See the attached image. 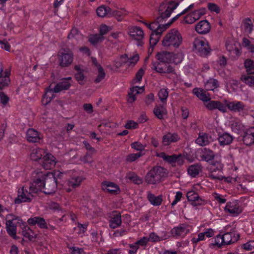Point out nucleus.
I'll list each match as a JSON object with an SVG mask.
<instances>
[{
    "instance_id": "9",
    "label": "nucleus",
    "mask_w": 254,
    "mask_h": 254,
    "mask_svg": "<svg viewBox=\"0 0 254 254\" xmlns=\"http://www.w3.org/2000/svg\"><path fill=\"white\" fill-rule=\"evenodd\" d=\"M196 52L200 56H206L210 54L211 49L207 42L204 40H195L193 43Z\"/></svg>"
},
{
    "instance_id": "60",
    "label": "nucleus",
    "mask_w": 254,
    "mask_h": 254,
    "mask_svg": "<svg viewBox=\"0 0 254 254\" xmlns=\"http://www.w3.org/2000/svg\"><path fill=\"white\" fill-rule=\"evenodd\" d=\"M142 155V154L141 152L129 154L127 156L126 160L127 162H132L135 161Z\"/></svg>"
},
{
    "instance_id": "14",
    "label": "nucleus",
    "mask_w": 254,
    "mask_h": 254,
    "mask_svg": "<svg viewBox=\"0 0 254 254\" xmlns=\"http://www.w3.org/2000/svg\"><path fill=\"white\" fill-rule=\"evenodd\" d=\"M187 197L192 206H198L204 203V200L200 198L198 193L193 190L189 191L187 193Z\"/></svg>"
},
{
    "instance_id": "54",
    "label": "nucleus",
    "mask_w": 254,
    "mask_h": 254,
    "mask_svg": "<svg viewBox=\"0 0 254 254\" xmlns=\"http://www.w3.org/2000/svg\"><path fill=\"white\" fill-rule=\"evenodd\" d=\"M10 81V78L7 76H3V74L1 73V74H0V90L7 86Z\"/></svg>"
},
{
    "instance_id": "23",
    "label": "nucleus",
    "mask_w": 254,
    "mask_h": 254,
    "mask_svg": "<svg viewBox=\"0 0 254 254\" xmlns=\"http://www.w3.org/2000/svg\"><path fill=\"white\" fill-rule=\"evenodd\" d=\"M180 139L177 133L168 132L164 135L162 137V143L164 146H168L172 142H176Z\"/></svg>"
},
{
    "instance_id": "19",
    "label": "nucleus",
    "mask_w": 254,
    "mask_h": 254,
    "mask_svg": "<svg viewBox=\"0 0 254 254\" xmlns=\"http://www.w3.org/2000/svg\"><path fill=\"white\" fill-rule=\"evenodd\" d=\"M166 23L161 19L157 17L155 20L152 23L148 24V28L152 32H161L165 31L167 29H164L166 27Z\"/></svg>"
},
{
    "instance_id": "43",
    "label": "nucleus",
    "mask_w": 254,
    "mask_h": 254,
    "mask_svg": "<svg viewBox=\"0 0 254 254\" xmlns=\"http://www.w3.org/2000/svg\"><path fill=\"white\" fill-rule=\"evenodd\" d=\"M74 69L77 71L74 75L76 80L79 84H83V80L85 77L83 72V70L80 68L79 65H77L74 66Z\"/></svg>"
},
{
    "instance_id": "45",
    "label": "nucleus",
    "mask_w": 254,
    "mask_h": 254,
    "mask_svg": "<svg viewBox=\"0 0 254 254\" xmlns=\"http://www.w3.org/2000/svg\"><path fill=\"white\" fill-rule=\"evenodd\" d=\"M104 40V36H102L99 34L90 35L88 38V41L93 46L101 43Z\"/></svg>"
},
{
    "instance_id": "42",
    "label": "nucleus",
    "mask_w": 254,
    "mask_h": 254,
    "mask_svg": "<svg viewBox=\"0 0 254 254\" xmlns=\"http://www.w3.org/2000/svg\"><path fill=\"white\" fill-rule=\"evenodd\" d=\"M111 11V8L109 6L102 5L98 7L96 10V13L98 16L104 17L106 15H109Z\"/></svg>"
},
{
    "instance_id": "33",
    "label": "nucleus",
    "mask_w": 254,
    "mask_h": 254,
    "mask_svg": "<svg viewBox=\"0 0 254 254\" xmlns=\"http://www.w3.org/2000/svg\"><path fill=\"white\" fill-rule=\"evenodd\" d=\"M84 180V178L82 176H74L68 180L67 184L69 187L75 189L80 185Z\"/></svg>"
},
{
    "instance_id": "6",
    "label": "nucleus",
    "mask_w": 254,
    "mask_h": 254,
    "mask_svg": "<svg viewBox=\"0 0 254 254\" xmlns=\"http://www.w3.org/2000/svg\"><path fill=\"white\" fill-rule=\"evenodd\" d=\"M59 65L62 67L70 65L73 60V53L69 49L64 48L58 55Z\"/></svg>"
},
{
    "instance_id": "50",
    "label": "nucleus",
    "mask_w": 254,
    "mask_h": 254,
    "mask_svg": "<svg viewBox=\"0 0 254 254\" xmlns=\"http://www.w3.org/2000/svg\"><path fill=\"white\" fill-rule=\"evenodd\" d=\"M54 93L55 92L53 91V89L47 88L46 89V92L43 95V101L45 100L46 104L49 103L52 101V99L55 97Z\"/></svg>"
},
{
    "instance_id": "17",
    "label": "nucleus",
    "mask_w": 254,
    "mask_h": 254,
    "mask_svg": "<svg viewBox=\"0 0 254 254\" xmlns=\"http://www.w3.org/2000/svg\"><path fill=\"white\" fill-rule=\"evenodd\" d=\"M224 210L225 212L229 213L233 216H237L242 212V208L235 201L227 202Z\"/></svg>"
},
{
    "instance_id": "35",
    "label": "nucleus",
    "mask_w": 254,
    "mask_h": 254,
    "mask_svg": "<svg viewBox=\"0 0 254 254\" xmlns=\"http://www.w3.org/2000/svg\"><path fill=\"white\" fill-rule=\"evenodd\" d=\"M153 113L159 119H164V116L167 115V112L165 108L162 105H156L153 110Z\"/></svg>"
},
{
    "instance_id": "18",
    "label": "nucleus",
    "mask_w": 254,
    "mask_h": 254,
    "mask_svg": "<svg viewBox=\"0 0 254 254\" xmlns=\"http://www.w3.org/2000/svg\"><path fill=\"white\" fill-rule=\"evenodd\" d=\"M204 105L207 109L210 111H213L218 109L219 111L225 113L226 112V106L220 101L211 100V99L206 103H204Z\"/></svg>"
},
{
    "instance_id": "51",
    "label": "nucleus",
    "mask_w": 254,
    "mask_h": 254,
    "mask_svg": "<svg viewBox=\"0 0 254 254\" xmlns=\"http://www.w3.org/2000/svg\"><path fill=\"white\" fill-rule=\"evenodd\" d=\"M184 59V55L182 53H178L174 54L172 53L171 63H173L175 64H180Z\"/></svg>"
},
{
    "instance_id": "39",
    "label": "nucleus",
    "mask_w": 254,
    "mask_h": 254,
    "mask_svg": "<svg viewBox=\"0 0 254 254\" xmlns=\"http://www.w3.org/2000/svg\"><path fill=\"white\" fill-rule=\"evenodd\" d=\"M231 128L233 131L239 134H241L246 129L241 122L238 120H236L233 122Z\"/></svg>"
},
{
    "instance_id": "29",
    "label": "nucleus",
    "mask_w": 254,
    "mask_h": 254,
    "mask_svg": "<svg viewBox=\"0 0 254 254\" xmlns=\"http://www.w3.org/2000/svg\"><path fill=\"white\" fill-rule=\"evenodd\" d=\"M22 234L24 237L28 238L29 241L32 242L35 241L37 237V234H35L29 227L24 224L22 227Z\"/></svg>"
},
{
    "instance_id": "16",
    "label": "nucleus",
    "mask_w": 254,
    "mask_h": 254,
    "mask_svg": "<svg viewBox=\"0 0 254 254\" xmlns=\"http://www.w3.org/2000/svg\"><path fill=\"white\" fill-rule=\"evenodd\" d=\"M101 187L104 192H107L112 194H118L120 191L119 187L114 183L104 181L101 183Z\"/></svg>"
},
{
    "instance_id": "36",
    "label": "nucleus",
    "mask_w": 254,
    "mask_h": 254,
    "mask_svg": "<svg viewBox=\"0 0 254 254\" xmlns=\"http://www.w3.org/2000/svg\"><path fill=\"white\" fill-rule=\"evenodd\" d=\"M195 142L200 146H203L209 144V135L204 132H200L198 137L195 140Z\"/></svg>"
},
{
    "instance_id": "24",
    "label": "nucleus",
    "mask_w": 254,
    "mask_h": 254,
    "mask_svg": "<svg viewBox=\"0 0 254 254\" xmlns=\"http://www.w3.org/2000/svg\"><path fill=\"white\" fill-rule=\"evenodd\" d=\"M172 52L162 51L157 53L156 55V59L163 64H169L171 63Z\"/></svg>"
},
{
    "instance_id": "56",
    "label": "nucleus",
    "mask_w": 254,
    "mask_h": 254,
    "mask_svg": "<svg viewBox=\"0 0 254 254\" xmlns=\"http://www.w3.org/2000/svg\"><path fill=\"white\" fill-rule=\"evenodd\" d=\"M158 96L160 101L164 103L168 97V92L166 89H161L158 92Z\"/></svg>"
},
{
    "instance_id": "63",
    "label": "nucleus",
    "mask_w": 254,
    "mask_h": 254,
    "mask_svg": "<svg viewBox=\"0 0 254 254\" xmlns=\"http://www.w3.org/2000/svg\"><path fill=\"white\" fill-rule=\"evenodd\" d=\"M79 33V31L77 28H72L67 36V38L68 39H77Z\"/></svg>"
},
{
    "instance_id": "57",
    "label": "nucleus",
    "mask_w": 254,
    "mask_h": 254,
    "mask_svg": "<svg viewBox=\"0 0 254 254\" xmlns=\"http://www.w3.org/2000/svg\"><path fill=\"white\" fill-rule=\"evenodd\" d=\"M208 177L211 179L213 180H222L223 179L224 181L227 183H231L232 182V178L231 177H225L222 176H215L213 173V171L209 174Z\"/></svg>"
},
{
    "instance_id": "11",
    "label": "nucleus",
    "mask_w": 254,
    "mask_h": 254,
    "mask_svg": "<svg viewBox=\"0 0 254 254\" xmlns=\"http://www.w3.org/2000/svg\"><path fill=\"white\" fill-rule=\"evenodd\" d=\"M239 138L246 145L249 146L254 143V127L246 128L241 133Z\"/></svg>"
},
{
    "instance_id": "13",
    "label": "nucleus",
    "mask_w": 254,
    "mask_h": 254,
    "mask_svg": "<svg viewBox=\"0 0 254 254\" xmlns=\"http://www.w3.org/2000/svg\"><path fill=\"white\" fill-rule=\"evenodd\" d=\"M109 227L112 229H116L120 227L122 223L121 214L118 211H113L109 216Z\"/></svg>"
},
{
    "instance_id": "12",
    "label": "nucleus",
    "mask_w": 254,
    "mask_h": 254,
    "mask_svg": "<svg viewBox=\"0 0 254 254\" xmlns=\"http://www.w3.org/2000/svg\"><path fill=\"white\" fill-rule=\"evenodd\" d=\"M224 106H226V109L228 108L230 111L232 112H241L243 111L246 107L245 104L241 102L238 101H229L225 100Z\"/></svg>"
},
{
    "instance_id": "5",
    "label": "nucleus",
    "mask_w": 254,
    "mask_h": 254,
    "mask_svg": "<svg viewBox=\"0 0 254 254\" xmlns=\"http://www.w3.org/2000/svg\"><path fill=\"white\" fill-rule=\"evenodd\" d=\"M199 156L201 161L206 162H211L212 165L215 167L216 169L220 170L222 169V164L219 161H214L215 157V153L208 148L204 147L198 151Z\"/></svg>"
},
{
    "instance_id": "53",
    "label": "nucleus",
    "mask_w": 254,
    "mask_h": 254,
    "mask_svg": "<svg viewBox=\"0 0 254 254\" xmlns=\"http://www.w3.org/2000/svg\"><path fill=\"white\" fill-rule=\"evenodd\" d=\"M196 20V16H195L193 11L187 15H186L183 19L182 22L187 24H192Z\"/></svg>"
},
{
    "instance_id": "59",
    "label": "nucleus",
    "mask_w": 254,
    "mask_h": 254,
    "mask_svg": "<svg viewBox=\"0 0 254 254\" xmlns=\"http://www.w3.org/2000/svg\"><path fill=\"white\" fill-rule=\"evenodd\" d=\"M244 27L245 31L246 32L250 33L252 32L253 27V25L250 18H248L245 22L244 23Z\"/></svg>"
},
{
    "instance_id": "40",
    "label": "nucleus",
    "mask_w": 254,
    "mask_h": 254,
    "mask_svg": "<svg viewBox=\"0 0 254 254\" xmlns=\"http://www.w3.org/2000/svg\"><path fill=\"white\" fill-rule=\"evenodd\" d=\"M219 87V82L216 79L211 78L209 79L204 84L205 89L206 90H214Z\"/></svg>"
},
{
    "instance_id": "1",
    "label": "nucleus",
    "mask_w": 254,
    "mask_h": 254,
    "mask_svg": "<svg viewBox=\"0 0 254 254\" xmlns=\"http://www.w3.org/2000/svg\"><path fill=\"white\" fill-rule=\"evenodd\" d=\"M34 174L35 176H33V182L29 187L32 192L36 193L44 189L43 192L45 194H50L56 191L58 184L52 173L45 174L35 171Z\"/></svg>"
},
{
    "instance_id": "46",
    "label": "nucleus",
    "mask_w": 254,
    "mask_h": 254,
    "mask_svg": "<svg viewBox=\"0 0 254 254\" xmlns=\"http://www.w3.org/2000/svg\"><path fill=\"white\" fill-rule=\"evenodd\" d=\"M244 66L248 74H254V62L251 59H247L244 62Z\"/></svg>"
},
{
    "instance_id": "61",
    "label": "nucleus",
    "mask_w": 254,
    "mask_h": 254,
    "mask_svg": "<svg viewBox=\"0 0 254 254\" xmlns=\"http://www.w3.org/2000/svg\"><path fill=\"white\" fill-rule=\"evenodd\" d=\"M144 74V70L142 68H140L136 72L133 81L135 83H140L142 80V76Z\"/></svg>"
},
{
    "instance_id": "55",
    "label": "nucleus",
    "mask_w": 254,
    "mask_h": 254,
    "mask_svg": "<svg viewBox=\"0 0 254 254\" xmlns=\"http://www.w3.org/2000/svg\"><path fill=\"white\" fill-rule=\"evenodd\" d=\"M125 12V10L124 12H123L119 10H111L110 16H114L118 21H121L124 18V15L126 14Z\"/></svg>"
},
{
    "instance_id": "4",
    "label": "nucleus",
    "mask_w": 254,
    "mask_h": 254,
    "mask_svg": "<svg viewBox=\"0 0 254 254\" xmlns=\"http://www.w3.org/2000/svg\"><path fill=\"white\" fill-rule=\"evenodd\" d=\"M182 42V37L179 32L175 29L171 30L164 37L162 45L164 47L173 46L178 48Z\"/></svg>"
},
{
    "instance_id": "27",
    "label": "nucleus",
    "mask_w": 254,
    "mask_h": 254,
    "mask_svg": "<svg viewBox=\"0 0 254 254\" xmlns=\"http://www.w3.org/2000/svg\"><path fill=\"white\" fill-rule=\"evenodd\" d=\"M5 228L8 235L13 239L17 240L16 236L17 226L16 225L11 221H6Z\"/></svg>"
},
{
    "instance_id": "41",
    "label": "nucleus",
    "mask_w": 254,
    "mask_h": 254,
    "mask_svg": "<svg viewBox=\"0 0 254 254\" xmlns=\"http://www.w3.org/2000/svg\"><path fill=\"white\" fill-rule=\"evenodd\" d=\"M162 32H152L150 36L149 44L150 47L152 48L157 44L159 40Z\"/></svg>"
},
{
    "instance_id": "28",
    "label": "nucleus",
    "mask_w": 254,
    "mask_h": 254,
    "mask_svg": "<svg viewBox=\"0 0 254 254\" xmlns=\"http://www.w3.org/2000/svg\"><path fill=\"white\" fill-rule=\"evenodd\" d=\"M26 138L30 142H38L41 139L39 133L34 128H29L26 132Z\"/></svg>"
},
{
    "instance_id": "8",
    "label": "nucleus",
    "mask_w": 254,
    "mask_h": 254,
    "mask_svg": "<svg viewBox=\"0 0 254 254\" xmlns=\"http://www.w3.org/2000/svg\"><path fill=\"white\" fill-rule=\"evenodd\" d=\"M128 34L132 39L136 41V45L138 46H141L143 45L144 32L140 27L137 26L128 27Z\"/></svg>"
},
{
    "instance_id": "26",
    "label": "nucleus",
    "mask_w": 254,
    "mask_h": 254,
    "mask_svg": "<svg viewBox=\"0 0 254 254\" xmlns=\"http://www.w3.org/2000/svg\"><path fill=\"white\" fill-rule=\"evenodd\" d=\"M144 90V86L139 87L138 86H136L130 88L128 93V102L130 103L133 102L136 100L135 95L143 92Z\"/></svg>"
},
{
    "instance_id": "22",
    "label": "nucleus",
    "mask_w": 254,
    "mask_h": 254,
    "mask_svg": "<svg viewBox=\"0 0 254 254\" xmlns=\"http://www.w3.org/2000/svg\"><path fill=\"white\" fill-rule=\"evenodd\" d=\"M210 23L207 20H203L199 21L195 26L196 31L200 34L208 33L210 30Z\"/></svg>"
},
{
    "instance_id": "20",
    "label": "nucleus",
    "mask_w": 254,
    "mask_h": 254,
    "mask_svg": "<svg viewBox=\"0 0 254 254\" xmlns=\"http://www.w3.org/2000/svg\"><path fill=\"white\" fill-rule=\"evenodd\" d=\"M239 234L235 232H226L222 235V241L224 245H230L234 243L239 239Z\"/></svg>"
},
{
    "instance_id": "30",
    "label": "nucleus",
    "mask_w": 254,
    "mask_h": 254,
    "mask_svg": "<svg viewBox=\"0 0 254 254\" xmlns=\"http://www.w3.org/2000/svg\"><path fill=\"white\" fill-rule=\"evenodd\" d=\"M202 166L200 163L190 165L188 168V174L192 177H196L202 171Z\"/></svg>"
},
{
    "instance_id": "52",
    "label": "nucleus",
    "mask_w": 254,
    "mask_h": 254,
    "mask_svg": "<svg viewBox=\"0 0 254 254\" xmlns=\"http://www.w3.org/2000/svg\"><path fill=\"white\" fill-rule=\"evenodd\" d=\"M128 179L136 185L141 184L143 182L142 178L137 176L134 172L129 173L128 174Z\"/></svg>"
},
{
    "instance_id": "3",
    "label": "nucleus",
    "mask_w": 254,
    "mask_h": 254,
    "mask_svg": "<svg viewBox=\"0 0 254 254\" xmlns=\"http://www.w3.org/2000/svg\"><path fill=\"white\" fill-rule=\"evenodd\" d=\"M178 5L179 2H176L172 0H164L160 3L158 8L159 19L165 22Z\"/></svg>"
},
{
    "instance_id": "31",
    "label": "nucleus",
    "mask_w": 254,
    "mask_h": 254,
    "mask_svg": "<svg viewBox=\"0 0 254 254\" xmlns=\"http://www.w3.org/2000/svg\"><path fill=\"white\" fill-rule=\"evenodd\" d=\"M46 154V152L43 149L37 148L32 151L30 157L32 160L38 161L40 163Z\"/></svg>"
},
{
    "instance_id": "47",
    "label": "nucleus",
    "mask_w": 254,
    "mask_h": 254,
    "mask_svg": "<svg viewBox=\"0 0 254 254\" xmlns=\"http://www.w3.org/2000/svg\"><path fill=\"white\" fill-rule=\"evenodd\" d=\"M222 241V235L219 234L212 240V243L209 244V247L212 248L214 246H217L220 248L222 246L224 245L223 242Z\"/></svg>"
},
{
    "instance_id": "32",
    "label": "nucleus",
    "mask_w": 254,
    "mask_h": 254,
    "mask_svg": "<svg viewBox=\"0 0 254 254\" xmlns=\"http://www.w3.org/2000/svg\"><path fill=\"white\" fill-rule=\"evenodd\" d=\"M71 86V83L66 80L62 79L53 88V91L56 93H59L63 90H67Z\"/></svg>"
},
{
    "instance_id": "48",
    "label": "nucleus",
    "mask_w": 254,
    "mask_h": 254,
    "mask_svg": "<svg viewBox=\"0 0 254 254\" xmlns=\"http://www.w3.org/2000/svg\"><path fill=\"white\" fill-rule=\"evenodd\" d=\"M139 57L138 54L135 53L132 56L130 55L128 59V61H125L124 63L127 64V65L129 66H134L139 61Z\"/></svg>"
},
{
    "instance_id": "34",
    "label": "nucleus",
    "mask_w": 254,
    "mask_h": 254,
    "mask_svg": "<svg viewBox=\"0 0 254 254\" xmlns=\"http://www.w3.org/2000/svg\"><path fill=\"white\" fill-rule=\"evenodd\" d=\"M147 199L151 204L154 206H159L162 202V195H158L156 196L154 194L152 193L150 191L147 192Z\"/></svg>"
},
{
    "instance_id": "2",
    "label": "nucleus",
    "mask_w": 254,
    "mask_h": 254,
    "mask_svg": "<svg viewBox=\"0 0 254 254\" xmlns=\"http://www.w3.org/2000/svg\"><path fill=\"white\" fill-rule=\"evenodd\" d=\"M168 174V170L161 166H155L145 176V182L149 185H155L162 181Z\"/></svg>"
},
{
    "instance_id": "62",
    "label": "nucleus",
    "mask_w": 254,
    "mask_h": 254,
    "mask_svg": "<svg viewBox=\"0 0 254 254\" xmlns=\"http://www.w3.org/2000/svg\"><path fill=\"white\" fill-rule=\"evenodd\" d=\"M242 248L246 251H252L254 249V241L251 240L243 244Z\"/></svg>"
},
{
    "instance_id": "10",
    "label": "nucleus",
    "mask_w": 254,
    "mask_h": 254,
    "mask_svg": "<svg viewBox=\"0 0 254 254\" xmlns=\"http://www.w3.org/2000/svg\"><path fill=\"white\" fill-rule=\"evenodd\" d=\"M32 192L30 190L29 191L24 187L19 189L18 190V196L14 200L16 204H19L21 202H31L33 197Z\"/></svg>"
},
{
    "instance_id": "15",
    "label": "nucleus",
    "mask_w": 254,
    "mask_h": 254,
    "mask_svg": "<svg viewBox=\"0 0 254 254\" xmlns=\"http://www.w3.org/2000/svg\"><path fill=\"white\" fill-rule=\"evenodd\" d=\"M55 160L56 158L53 155L46 153L40 164L45 170H50L55 167L56 163Z\"/></svg>"
},
{
    "instance_id": "21",
    "label": "nucleus",
    "mask_w": 254,
    "mask_h": 254,
    "mask_svg": "<svg viewBox=\"0 0 254 254\" xmlns=\"http://www.w3.org/2000/svg\"><path fill=\"white\" fill-rule=\"evenodd\" d=\"M28 224L30 226L37 225L40 229L47 228V222L45 219L40 216H34L29 218L27 220Z\"/></svg>"
},
{
    "instance_id": "37",
    "label": "nucleus",
    "mask_w": 254,
    "mask_h": 254,
    "mask_svg": "<svg viewBox=\"0 0 254 254\" xmlns=\"http://www.w3.org/2000/svg\"><path fill=\"white\" fill-rule=\"evenodd\" d=\"M188 231L185 225H182L174 227L171 230V232L173 236L179 237L185 235Z\"/></svg>"
},
{
    "instance_id": "38",
    "label": "nucleus",
    "mask_w": 254,
    "mask_h": 254,
    "mask_svg": "<svg viewBox=\"0 0 254 254\" xmlns=\"http://www.w3.org/2000/svg\"><path fill=\"white\" fill-rule=\"evenodd\" d=\"M192 93L199 98L204 103H206L210 100L209 96L207 95L203 89L195 88L192 90Z\"/></svg>"
},
{
    "instance_id": "44",
    "label": "nucleus",
    "mask_w": 254,
    "mask_h": 254,
    "mask_svg": "<svg viewBox=\"0 0 254 254\" xmlns=\"http://www.w3.org/2000/svg\"><path fill=\"white\" fill-rule=\"evenodd\" d=\"M165 68H164V67L157 68L156 66H154V68H155V69H158L157 72L159 73H167V74H169V73L175 74V68H174V66H173L171 65H169V64H165Z\"/></svg>"
},
{
    "instance_id": "58",
    "label": "nucleus",
    "mask_w": 254,
    "mask_h": 254,
    "mask_svg": "<svg viewBox=\"0 0 254 254\" xmlns=\"http://www.w3.org/2000/svg\"><path fill=\"white\" fill-rule=\"evenodd\" d=\"M98 74L97 76L95 79L94 80V82L96 83H99L101 80H102L105 78L106 75V73L102 67H100V69H98Z\"/></svg>"
},
{
    "instance_id": "25",
    "label": "nucleus",
    "mask_w": 254,
    "mask_h": 254,
    "mask_svg": "<svg viewBox=\"0 0 254 254\" xmlns=\"http://www.w3.org/2000/svg\"><path fill=\"white\" fill-rule=\"evenodd\" d=\"M218 140L221 146L229 145L232 142L233 140V137L227 132H224L222 133H219Z\"/></svg>"
},
{
    "instance_id": "64",
    "label": "nucleus",
    "mask_w": 254,
    "mask_h": 254,
    "mask_svg": "<svg viewBox=\"0 0 254 254\" xmlns=\"http://www.w3.org/2000/svg\"><path fill=\"white\" fill-rule=\"evenodd\" d=\"M130 146L131 148L138 151H141L145 149V146L139 142H134L131 144Z\"/></svg>"
},
{
    "instance_id": "49",
    "label": "nucleus",
    "mask_w": 254,
    "mask_h": 254,
    "mask_svg": "<svg viewBox=\"0 0 254 254\" xmlns=\"http://www.w3.org/2000/svg\"><path fill=\"white\" fill-rule=\"evenodd\" d=\"M241 80L250 87L254 86V75L251 74L243 75Z\"/></svg>"
},
{
    "instance_id": "7",
    "label": "nucleus",
    "mask_w": 254,
    "mask_h": 254,
    "mask_svg": "<svg viewBox=\"0 0 254 254\" xmlns=\"http://www.w3.org/2000/svg\"><path fill=\"white\" fill-rule=\"evenodd\" d=\"M158 156L171 164L173 167H175L176 163L177 165L181 166L183 165L185 162V157L181 154L168 155L164 152H161Z\"/></svg>"
}]
</instances>
